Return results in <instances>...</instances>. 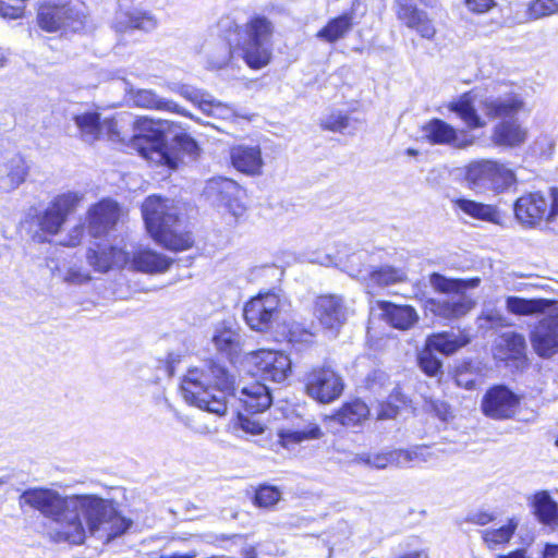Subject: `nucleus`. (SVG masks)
I'll return each mask as SVG.
<instances>
[{
  "mask_svg": "<svg viewBox=\"0 0 558 558\" xmlns=\"http://www.w3.org/2000/svg\"><path fill=\"white\" fill-rule=\"evenodd\" d=\"M142 215L147 232L166 248L184 251L193 245L191 233L179 228V208L174 201L148 196L142 205Z\"/></svg>",
  "mask_w": 558,
  "mask_h": 558,
  "instance_id": "obj_5",
  "label": "nucleus"
},
{
  "mask_svg": "<svg viewBox=\"0 0 558 558\" xmlns=\"http://www.w3.org/2000/svg\"><path fill=\"white\" fill-rule=\"evenodd\" d=\"M555 302L547 299H524L520 296H508L506 308L509 313L520 316L543 314L554 307Z\"/></svg>",
  "mask_w": 558,
  "mask_h": 558,
  "instance_id": "obj_33",
  "label": "nucleus"
},
{
  "mask_svg": "<svg viewBox=\"0 0 558 558\" xmlns=\"http://www.w3.org/2000/svg\"><path fill=\"white\" fill-rule=\"evenodd\" d=\"M383 317L391 327L409 330L418 322V314L411 305H398L388 301L378 302Z\"/></svg>",
  "mask_w": 558,
  "mask_h": 558,
  "instance_id": "obj_30",
  "label": "nucleus"
},
{
  "mask_svg": "<svg viewBox=\"0 0 558 558\" xmlns=\"http://www.w3.org/2000/svg\"><path fill=\"white\" fill-rule=\"evenodd\" d=\"M323 436V430L313 421H303L292 428H282L278 432L279 442L287 449H293L303 441L320 439Z\"/></svg>",
  "mask_w": 558,
  "mask_h": 558,
  "instance_id": "obj_31",
  "label": "nucleus"
},
{
  "mask_svg": "<svg viewBox=\"0 0 558 558\" xmlns=\"http://www.w3.org/2000/svg\"><path fill=\"white\" fill-rule=\"evenodd\" d=\"M174 147L181 153L195 157L197 155L198 146L196 142L185 133L177 134L174 136Z\"/></svg>",
  "mask_w": 558,
  "mask_h": 558,
  "instance_id": "obj_54",
  "label": "nucleus"
},
{
  "mask_svg": "<svg viewBox=\"0 0 558 558\" xmlns=\"http://www.w3.org/2000/svg\"><path fill=\"white\" fill-rule=\"evenodd\" d=\"M155 20L140 11L118 12L113 22V27L119 33H123L129 29H142L147 32L155 28Z\"/></svg>",
  "mask_w": 558,
  "mask_h": 558,
  "instance_id": "obj_41",
  "label": "nucleus"
},
{
  "mask_svg": "<svg viewBox=\"0 0 558 558\" xmlns=\"http://www.w3.org/2000/svg\"><path fill=\"white\" fill-rule=\"evenodd\" d=\"M496 161L481 160L472 162L468 166L465 180L469 186L476 192L490 191L494 183V174Z\"/></svg>",
  "mask_w": 558,
  "mask_h": 558,
  "instance_id": "obj_32",
  "label": "nucleus"
},
{
  "mask_svg": "<svg viewBox=\"0 0 558 558\" xmlns=\"http://www.w3.org/2000/svg\"><path fill=\"white\" fill-rule=\"evenodd\" d=\"M199 544L198 535H191L187 538L173 537L156 554V558H196V546Z\"/></svg>",
  "mask_w": 558,
  "mask_h": 558,
  "instance_id": "obj_36",
  "label": "nucleus"
},
{
  "mask_svg": "<svg viewBox=\"0 0 558 558\" xmlns=\"http://www.w3.org/2000/svg\"><path fill=\"white\" fill-rule=\"evenodd\" d=\"M232 166L240 172L247 175L262 173L264 160L257 145H236L230 150Z\"/></svg>",
  "mask_w": 558,
  "mask_h": 558,
  "instance_id": "obj_27",
  "label": "nucleus"
},
{
  "mask_svg": "<svg viewBox=\"0 0 558 558\" xmlns=\"http://www.w3.org/2000/svg\"><path fill=\"white\" fill-rule=\"evenodd\" d=\"M352 27L353 13H344L331 19L327 25L316 34V37L327 43H336L345 37Z\"/></svg>",
  "mask_w": 558,
  "mask_h": 558,
  "instance_id": "obj_42",
  "label": "nucleus"
},
{
  "mask_svg": "<svg viewBox=\"0 0 558 558\" xmlns=\"http://www.w3.org/2000/svg\"><path fill=\"white\" fill-rule=\"evenodd\" d=\"M514 215L526 227H535L544 219L555 220L558 217V189H551L548 197L541 192L522 195L514 203Z\"/></svg>",
  "mask_w": 558,
  "mask_h": 558,
  "instance_id": "obj_9",
  "label": "nucleus"
},
{
  "mask_svg": "<svg viewBox=\"0 0 558 558\" xmlns=\"http://www.w3.org/2000/svg\"><path fill=\"white\" fill-rule=\"evenodd\" d=\"M88 264L99 272H107L112 267H125L130 262V252L116 246L97 244L87 252Z\"/></svg>",
  "mask_w": 558,
  "mask_h": 558,
  "instance_id": "obj_24",
  "label": "nucleus"
},
{
  "mask_svg": "<svg viewBox=\"0 0 558 558\" xmlns=\"http://www.w3.org/2000/svg\"><path fill=\"white\" fill-rule=\"evenodd\" d=\"M354 461L372 469L381 470L389 465L400 468L398 449L385 452H363L355 456Z\"/></svg>",
  "mask_w": 558,
  "mask_h": 558,
  "instance_id": "obj_44",
  "label": "nucleus"
},
{
  "mask_svg": "<svg viewBox=\"0 0 558 558\" xmlns=\"http://www.w3.org/2000/svg\"><path fill=\"white\" fill-rule=\"evenodd\" d=\"M495 519H496V515L493 512L477 511L475 513H472L469 517L468 521L473 524H476V525L485 526L488 523L495 521Z\"/></svg>",
  "mask_w": 558,
  "mask_h": 558,
  "instance_id": "obj_60",
  "label": "nucleus"
},
{
  "mask_svg": "<svg viewBox=\"0 0 558 558\" xmlns=\"http://www.w3.org/2000/svg\"><path fill=\"white\" fill-rule=\"evenodd\" d=\"M241 186L233 180L227 178H216L207 182L205 195L217 206L228 209L234 217H240L245 211L240 197Z\"/></svg>",
  "mask_w": 558,
  "mask_h": 558,
  "instance_id": "obj_18",
  "label": "nucleus"
},
{
  "mask_svg": "<svg viewBox=\"0 0 558 558\" xmlns=\"http://www.w3.org/2000/svg\"><path fill=\"white\" fill-rule=\"evenodd\" d=\"M86 10L83 4L72 2L47 1L40 4L37 22L46 32H77L84 27Z\"/></svg>",
  "mask_w": 558,
  "mask_h": 558,
  "instance_id": "obj_8",
  "label": "nucleus"
},
{
  "mask_svg": "<svg viewBox=\"0 0 558 558\" xmlns=\"http://www.w3.org/2000/svg\"><path fill=\"white\" fill-rule=\"evenodd\" d=\"M232 387L227 371L217 364L191 368L181 383L184 400L207 412L222 415L227 411V391Z\"/></svg>",
  "mask_w": 558,
  "mask_h": 558,
  "instance_id": "obj_3",
  "label": "nucleus"
},
{
  "mask_svg": "<svg viewBox=\"0 0 558 558\" xmlns=\"http://www.w3.org/2000/svg\"><path fill=\"white\" fill-rule=\"evenodd\" d=\"M393 558H428V553L425 549H413L400 553Z\"/></svg>",
  "mask_w": 558,
  "mask_h": 558,
  "instance_id": "obj_63",
  "label": "nucleus"
},
{
  "mask_svg": "<svg viewBox=\"0 0 558 558\" xmlns=\"http://www.w3.org/2000/svg\"><path fill=\"white\" fill-rule=\"evenodd\" d=\"M281 499V492L269 485H262L256 489L254 504L259 508H272Z\"/></svg>",
  "mask_w": 558,
  "mask_h": 558,
  "instance_id": "obj_50",
  "label": "nucleus"
},
{
  "mask_svg": "<svg viewBox=\"0 0 558 558\" xmlns=\"http://www.w3.org/2000/svg\"><path fill=\"white\" fill-rule=\"evenodd\" d=\"M542 558H558V545L547 544Z\"/></svg>",
  "mask_w": 558,
  "mask_h": 558,
  "instance_id": "obj_64",
  "label": "nucleus"
},
{
  "mask_svg": "<svg viewBox=\"0 0 558 558\" xmlns=\"http://www.w3.org/2000/svg\"><path fill=\"white\" fill-rule=\"evenodd\" d=\"M313 313L324 328L338 330L348 320L351 310L343 296L322 294L314 301Z\"/></svg>",
  "mask_w": 558,
  "mask_h": 558,
  "instance_id": "obj_16",
  "label": "nucleus"
},
{
  "mask_svg": "<svg viewBox=\"0 0 558 558\" xmlns=\"http://www.w3.org/2000/svg\"><path fill=\"white\" fill-rule=\"evenodd\" d=\"M519 405V398L505 386L490 388L483 398L482 409L485 415L502 420L513 416Z\"/></svg>",
  "mask_w": 558,
  "mask_h": 558,
  "instance_id": "obj_21",
  "label": "nucleus"
},
{
  "mask_svg": "<svg viewBox=\"0 0 558 558\" xmlns=\"http://www.w3.org/2000/svg\"><path fill=\"white\" fill-rule=\"evenodd\" d=\"M485 117L502 119L492 132V141L497 146L519 147L527 138V130L514 116L525 109L523 96L511 89L498 95H490L480 101Z\"/></svg>",
  "mask_w": 558,
  "mask_h": 558,
  "instance_id": "obj_4",
  "label": "nucleus"
},
{
  "mask_svg": "<svg viewBox=\"0 0 558 558\" xmlns=\"http://www.w3.org/2000/svg\"><path fill=\"white\" fill-rule=\"evenodd\" d=\"M498 345L505 350V359H520L525 355L526 341L521 333L505 332L501 335Z\"/></svg>",
  "mask_w": 558,
  "mask_h": 558,
  "instance_id": "obj_46",
  "label": "nucleus"
},
{
  "mask_svg": "<svg viewBox=\"0 0 558 558\" xmlns=\"http://www.w3.org/2000/svg\"><path fill=\"white\" fill-rule=\"evenodd\" d=\"M423 137L433 145H448L464 149L472 146L475 137L464 130H458L441 119L434 118L422 126Z\"/></svg>",
  "mask_w": 558,
  "mask_h": 558,
  "instance_id": "obj_15",
  "label": "nucleus"
},
{
  "mask_svg": "<svg viewBox=\"0 0 558 558\" xmlns=\"http://www.w3.org/2000/svg\"><path fill=\"white\" fill-rule=\"evenodd\" d=\"M255 374L265 380L282 383L291 374V360L282 351L260 349L248 354Z\"/></svg>",
  "mask_w": 558,
  "mask_h": 558,
  "instance_id": "obj_13",
  "label": "nucleus"
},
{
  "mask_svg": "<svg viewBox=\"0 0 558 558\" xmlns=\"http://www.w3.org/2000/svg\"><path fill=\"white\" fill-rule=\"evenodd\" d=\"M78 134L85 143H94L95 141L106 136L108 140H118L119 132L117 130V121L113 119H105L100 121L97 112H84L73 118Z\"/></svg>",
  "mask_w": 558,
  "mask_h": 558,
  "instance_id": "obj_19",
  "label": "nucleus"
},
{
  "mask_svg": "<svg viewBox=\"0 0 558 558\" xmlns=\"http://www.w3.org/2000/svg\"><path fill=\"white\" fill-rule=\"evenodd\" d=\"M398 414V407L390 403H380L377 409L378 420H389L396 417Z\"/></svg>",
  "mask_w": 558,
  "mask_h": 558,
  "instance_id": "obj_61",
  "label": "nucleus"
},
{
  "mask_svg": "<svg viewBox=\"0 0 558 558\" xmlns=\"http://www.w3.org/2000/svg\"><path fill=\"white\" fill-rule=\"evenodd\" d=\"M398 456L400 459V468L427 463L438 458L437 452L423 445L413 446L408 449H398Z\"/></svg>",
  "mask_w": 558,
  "mask_h": 558,
  "instance_id": "obj_45",
  "label": "nucleus"
},
{
  "mask_svg": "<svg viewBox=\"0 0 558 558\" xmlns=\"http://www.w3.org/2000/svg\"><path fill=\"white\" fill-rule=\"evenodd\" d=\"M425 409L434 413L441 421H448L452 417L450 407L441 400L429 398L425 401Z\"/></svg>",
  "mask_w": 558,
  "mask_h": 558,
  "instance_id": "obj_55",
  "label": "nucleus"
},
{
  "mask_svg": "<svg viewBox=\"0 0 558 558\" xmlns=\"http://www.w3.org/2000/svg\"><path fill=\"white\" fill-rule=\"evenodd\" d=\"M284 300L274 291L260 292L245 303L243 315L251 329L266 331L278 322Z\"/></svg>",
  "mask_w": 558,
  "mask_h": 558,
  "instance_id": "obj_10",
  "label": "nucleus"
},
{
  "mask_svg": "<svg viewBox=\"0 0 558 558\" xmlns=\"http://www.w3.org/2000/svg\"><path fill=\"white\" fill-rule=\"evenodd\" d=\"M27 174L24 159L13 150H0V191L19 187Z\"/></svg>",
  "mask_w": 558,
  "mask_h": 558,
  "instance_id": "obj_22",
  "label": "nucleus"
},
{
  "mask_svg": "<svg viewBox=\"0 0 558 558\" xmlns=\"http://www.w3.org/2000/svg\"><path fill=\"white\" fill-rule=\"evenodd\" d=\"M210 341L214 348L228 356L235 355L241 349V335L233 320H220L213 325Z\"/></svg>",
  "mask_w": 558,
  "mask_h": 558,
  "instance_id": "obj_26",
  "label": "nucleus"
},
{
  "mask_svg": "<svg viewBox=\"0 0 558 558\" xmlns=\"http://www.w3.org/2000/svg\"><path fill=\"white\" fill-rule=\"evenodd\" d=\"M241 428L252 435H260L264 433V426L250 417L240 416Z\"/></svg>",
  "mask_w": 558,
  "mask_h": 558,
  "instance_id": "obj_59",
  "label": "nucleus"
},
{
  "mask_svg": "<svg viewBox=\"0 0 558 558\" xmlns=\"http://www.w3.org/2000/svg\"><path fill=\"white\" fill-rule=\"evenodd\" d=\"M447 108L456 113L470 130L483 129L487 125L486 120L477 111L476 96L472 92L464 93L450 101Z\"/></svg>",
  "mask_w": 558,
  "mask_h": 558,
  "instance_id": "obj_28",
  "label": "nucleus"
},
{
  "mask_svg": "<svg viewBox=\"0 0 558 558\" xmlns=\"http://www.w3.org/2000/svg\"><path fill=\"white\" fill-rule=\"evenodd\" d=\"M480 282V278L450 279L438 272H433L429 276V283L442 295L428 299L425 303L426 311L445 319L463 317L475 306V301L466 293V290L478 287Z\"/></svg>",
  "mask_w": 558,
  "mask_h": 558,
  "instance_id": "obj_6",
  "label": "nucleus"
},
{
  "mask_svg": "<svg viewBox=\"0 0 558 558\" xmlns=\"http://www.w3.org/2000/svg\"><path fill=\"white\" fill-rule=\"evenodd\" d=\"M418 365L428 376H437L441 372L442 363L435 356L434 351L425 344V348L418 354Z\"/></svg>",
  "mask_w": 558,
  "mask_h": 558,
  "instance_id": "obj_52",
  "label": "nucleus"
},
{
  "mask_svg": "<svg viewBox=\"0 0 558 558\" xmlns=\"http://www.w3.org/2000/svg\"><path fill=\"white\" fill-rule=\"evenodd\" d=\"M84 228L82 226H76L71 231L69 239L63 241L62 244L66 246H75L81 242L83 236Z\"/></svg>",
  "mask_w": 558,
  "mask_h": 558,
  "instance_id": "obj_62",
  "label": "nucleus"
},
{
  "mask_svg": "<svg viewBox=\"0 0 558 558\" xmlns=\"http://www.w3.org/2000/svg\"><path fill=\"white\" fill-rule=\"evenodd\" d=\"M456 206L461 209L464 214L485 221L498 223L499 222V213L498 210L492 206L482 203H477L475 201L459 198L454 202Z\"/></svg>",
  "mask_w": 558,
  "mask_h": 558,
  "instance_id": "obj_43",
  "label": "nucleus"
},
{
  "mask_svg": "<svg viewBox=\"0 0 558 558\" xmlns=\"http://www.w3.org/2000/svg\"><path fill=\"white\" fill-rule=\"evenodd\" d=\"M469 342L470 338L463 332L456 333L444 331L428 336L425 344L433 351H438L445 355H451Z\"/></svg>",
  "mask_w": 558,
  "mask_h": 558,
  "instance_id": "obj_34",
  "label": "nucleus"
},
{
  "mask_svg": "<svg viewBox=\"0 0 558 558\" xmlns=\"http://www.w3.org/2000/svg\"><path fill=\"white\" fill-rule=\"evenodd\" d=\"M454 379L458 386L472 389L475 386L476 375L470 369L469 365L463 364L457 367Z\"/></svg>",
  "mask_w": 558,
  "mask_h": 558,
  "instance_id": "obj_57",
  "label": "nucleus"
},
{
  "mask_svg": "<svg viewBox=\"0 0 558 558\" xmlns=\"http://www.w3.org/2000/svg\"><path fill=\"white\" fill-rule=\"evenodd\" d=\"M530 341L535 353L541 357H551L558 353V307L548 311L530 332Z\"/></svg>",
  "mask_w": 558,
  "mask_h": 558,
  "instance_id": "obj_17",
  "label": "nucleus"
},
{
  "mask_svg": "<svg viewBox=\"0 0 558 558\" xmlns=\"http://www.w3.org/2000/svg\"><path fill=\"white\" fill-rule=\"evenodd\" d=\"M519 526L517 518H510L506 524L500 527H489L482 530L481 538L483 544L489 550H496L510 542Z\"/></svg>",
  "mask_w": 558,
  "mask_h": 558,
  "instance_id": "obj_37",
  "label": "nucleus"
},
{
  "mask_svg": "<svg viewBox=\"0 0 558 558\" xmlns=\"http://www.w3.org/2000/svg\"><path fill=\"white\" fill-rule=\"evenodd\" d=\"M407 280V271L402 268L383 266L369 272V281L378 287H387Z\"/></svg>",
  "mask_w": 558,
  "mask_h": 558,
  "instance_id": "obj_47",
  "label": "nucleus"
},
{
  "mask_svg": "<svg viewBox=\"0 0 558 558\" xmlns=\"http://www.w3.org/2000/svg\"><path fill=\"white\" fill-rule=\"evenodd\" d=\"M240 400L243 402L245 409L252 413L265 411L270 407L272 401L269 389L260 383H254L243 387Z\"/></svg>",
  "mask_w": 558,
  "mask_h": 558,
  "instance_id": "obj_35",
  "label": "nucleus"
},
{
  "mask_svg": "<svg viewBox=\"0 0 558 558\" xmlns=\"http://www.w3.org/2000/svg\"><path fill=\"white\" fill-rule=\"evenodd\" d=\"M466 8L474 13H486L496 5L495 0H464Z\"/></svg>",
  "mask_w": 558,
  "mask_h": 558,
  "instance_id": "obj_58",
  "label": "nucleus"
},
{
  "mask_svg": "<svg viewBox=\"0 0 558 558\" xmlns=\"http://www.w3.org/2000/svg\"><path fill=\"white\" fill-rule=\"evenodd\" d=\"M129 252L130 262L128 266L137 271L147 274L165 272L172 263L167 256L149 248L137 247Z\"/></svg>",
  "mask_w": 558,
  "mask_h": 558,
  "instance_id": "obj_29",
  "label": "nucleus"
},
{
  "mask_svg": "<svg viewBox=\"0 0 558 558\" xmlns=\"http://www.w3.org/2000/svg\"><path fill=\"white\" fill-rule=\"evenodd\" d=\"M495 170L496 174H494V183L492 184L490 191L500 193L515 183L513 171L504 163L496 161Z\"/></svg>",
  "mask_w": 558,
  "mask_h": 558,
  "instance_id": "obj_51",
  "label": "nucleus"
},
{
  "mask_svg": "<svg viewBox=\"0 0 558 558\" xmlns=\"http://www.w3.org/2000/svg\"><path fill=\"white\" fill-rule=\"evenodd\" d=\"M173 122L153 120L146 117L135 122V145L140 154L150 162L165 166L169 170L178 169L181 157L166 143V134L171 131Z\"/></svg>",
  "mask_w": 558,
  "mask_h": 558,
  "instance_id": "obj_7",
  "label": "nucleus"
},
{
  "mask_svg": "<svg viewBox=\"0 0 558 558\" xmlns=\"http://www.w3.org/2000/svg\"><path fill=\"white\" fill-rule=\"evenodd\" d=\"M82 195L68 192L56 196L48 207L36 215L35 220L39 230L49 235L59 233L68 216L81 203Z\"/></svg>",
  "mask_w": 558,
  "mask_h": 558,
  "instance_id": "obj_11",
  "label": "nucleus"
},
{
  "mask_svg": "<svg viewBox=\"0 0 558 558\" xmlns=\"http://www.w3.org/2000/svg\"><path fill=\"white\" fill-rule=\"evenodd\" d=\"M51 272L53 277L61 279L63 282L69 284H83L90 280V276L88 272L84 271L81 267L75 265L62 267L56 265L51 266Z\"/></svg>",
  "mask_w": 558,
  "mask_h": 558,
  "instance_id": "obj_48",
  "label": "nucleus"
},
{
  "mask_svg": "<svg viewBox=\"0 0 558 558\" xmlns=\"http://www.w3.org/2000/svg\"><path fill=\"white\" fill-rule=\"evenodd\" d=\"M305 387L311 398L320 403H330L342 395L344 384L331 367H317L307 375Z\"/></svg>",
  "mask_w": 558,
  "mask_h": 558,
  "instance_id": "obj_14",
  "label": "nucleus"
},
{
  "mask_svg": "<svg viewBox=\"0 0 558 558\" xmlns=\"http://www.w3.org/2000/svg\"><path fill=\"white\" fill-rule=\"evenodd\" d=\"M369 414V409L361 400L343 404V407L332 416L329 417L330 422H337L345 427H354L361 424Z\"/></svg>",
  "mask_w": 558,
  "mask_h": 558,
  "instance_id": "obj_40",
  "label": "nucleus"
},
{
  "mask_svg": "<svg viewBox=\"0 0 558 558\" xmlns=\"http://www.w3.org/2000/svg\"><path fill=\"white\" fill-rule=\"evenodd\" d=\"M322 125L332 132H343L349 126V117L341 112L332 113L323 120Z\"/></svg>",
  "mask_w": 558,
  "mask_h": 558,
  "instance_id": "obj_56",
  "label": "nucleus"
},
{
  "mask_svg": "<svg viewBox=\"0 0 558 558\" xmlns=\"http://www.w3.org/2000/svg\"><path fill=\"white\" fill-rule=\"evenodd\" d=\"M19 504L38 511L52 523L47 534L57 544L81 546L88 535L109 543L132 525L112 499L96 494L64 495L50 487H32L21 494Z\"/></svg>",
  "mask_w": 558,
  "mask_h": 558,
  "instance_id": "obj_1",
  "label": "nucleus"
},
{
  "mask_svg": "<svg viewBox=\"0 0 558 558\" xmlns=\"http://www.w3.org/2000/svg\"><path fill=\"white\" fill-rule=\"evenodd\" d=\"M363 253H353L347 257V260L343 263L341 258L336 259L329 254H315L313 256H308L307 259L310 263L318 264L322 266H331V265H340L343 264V270L347 271L351 277L363 278Z\"/></svg>",
  "mask_w": 558,
  "mask_h": 558,
  "instance_id": "obj_38",
  "label": "nucleus"
},
{
  "mask_svg": "<svg viewBox=\"0 0 558 558\" xmlns=\"http://www.w3.org/2000/svg\"><path fill=\"white\" fill-rule=\"evenodd\" d=\"M120 208L111 199H102L92 206L87 214L89 233L97 238L106 234L119 220Z\"/></svg>",
  "mask_w": 558,
  "mask_h": 558,
  "instance_id": "obj_23",
  "label": "nucleus"
},
{
  "mask_svg": "<svg viewBox=\"0 0 558 558\" xmlns=\"http://www.w3.org/2000/svg\"><path fill=\"white\" fill-rule=\"evenodd\" d=\"M171 90L191 101L208 117L221 120H233L236 117L246 118L239 113L233 106L216 100L204 89L187 84H173Z\"/></svg>",
  "mask_w": 558,
  "mask_h": 558,
  "instance_id": "obj_12",
  "label": "nucleus"
},
{
  "mask_svg": "<svg viewBox=\"0 0 558 558\" xmlns=\"http://www.w3.org/2000/svg\"><path fill=\"white\" fill-rule=\"evenodd\" d=\"M272 24L264 16L252 17L245 26L238 32V40L234 46L225 44L209 57L208 64L211 69L226 66L235 54L241 57L251 69L266 66L272 56Z\"/></svg>",
  "mask_w": 558,
  "mask_h": 558,
  "instance_id": "obj_2",
  "label": "nucleus"
},
{
  "mask_svg": "<svg viewBox=\"0 0 558 558\" xmlns=\"http://www.w3.org/2000/svg\"><path fill=\"white\" fill-rule=\"evenodd\" d=\"M26 0H0V16L16 20L24 15Z\"/></svg>",
  "mask_w": 558,
  "mask_h": 558,
  "instance_id": "obj_53",
  "label": "nucleus"
},
{
  "mask_svg": "<svg viewBox=\"0 0 558 558\" xmlns=\"http://www.w3.org/2000/svg\"><path fill=\"white\" fill-rule=\"evenodd\" d=\"M532 507L539 522L551 527L558 526V505L548 492L536 493L532 499Z\"/></svg>",
  "mask_w": 558,
  "mask_h": 558,
  "instance_id": "obj_39",
  "label": "nucleus"
},
{
  "mask_svg": "<svg viewBox=\"0 0 558 558\" xmlns=\"http://www.w3.org/2000/svg\"><path fill=\"white\" fill-rule=\"evenodd\" d=\"M129 101L144 109L173 112L196 120L192 113L171 99L159 97L153 89H128Z\"/></svg>",
  "mask_w": 558,
  "mask_h": 558,
  "instance_id": "obj_25",
  "label": "nucleus"
},
{
  "mask_svg": "<svg viewBox=\"0 0 558 558\" xmlns=\"http://www.w3.org/2000/svg\"><path fill=\"white\" fill-rule=\"evenodd\" d=\"M558 13V0H533L529 3L527 15L532 20Z\"/></svg>",
  "mask_w": 558,
  "mask_h": 558,
  "instance_id": "obj_49",
  "label": "nucleus"
},
{
  "mask_svg": "<svg viewBox=\"0 0 558 558\" xmlns=\"http://www.w3.org/2000/svg\"><path fill=\"white\" fill-rule=\"evenodd\" d=\"M395 11L398 20L408 28L415 31L422 38L434 39L437 31L432 19L412 0H395Z\"/></svg>",
  "mask_w": 558,
  "mask_h": 558,
  "instance_id": "obj_20",
  "label": "nucleus"
}]
</instances>
